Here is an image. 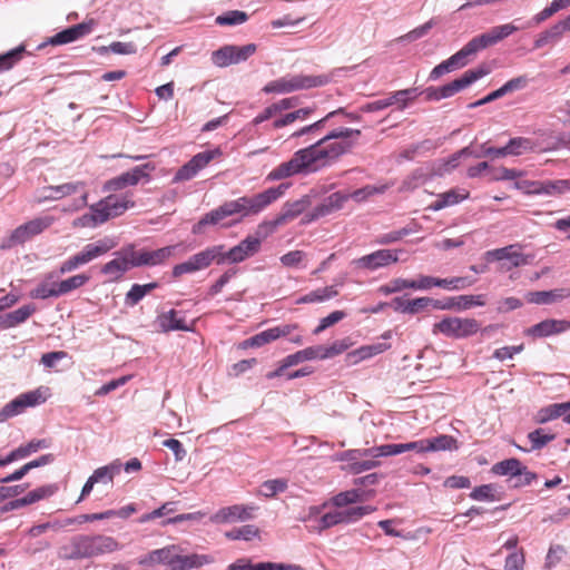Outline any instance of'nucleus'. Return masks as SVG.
<instances>
[{
  "mask_svg": "<svg viewBox=\"0 0 570 570\" xmlns=\"http://www.w3.org/2000/svg\"><path fill=\"white\" fill-rule=\"evenodd\" d=\"M484 304V295H461L454 304H445L442 306L435 304L434 306L439 308H452L456 306L459 309H468L473 306H483Z\"/></svg>",
  "mask_w": 570,
  "mask_h": 570,
  "instance_id": "09e8293b",
  "label": "nucleus"
},
{
  "mask_svg": "<svg viewBox=\"0 0 570 570\" xmlns=\"http://www.w3.org/2000/svg\"><path fill=\"white\" fill-rule=\"evenodd\" d=\"M55 222L52 216L37 217L17 227L10 235V244H23L31 237L41 234L49 228Z\"/></svg>",
  "mask_w": 570,
  "mask_h": 570,
  "instance_id": "dca6fc26",
  "label": "nucleus"
},
{
  "mask_svg": "<svg viewBox=\"0 0 570 570\" xmlns=\"http://www.w3.org/2000/svg\"><path fill=\"white\" fill-rule=\"evenodd\" d=\"M298 326L296 324H284L281 326L271 327L250 337V343L255 344L256 347H261L279 337L289 335Z\"/></svg>",
  "mask_w": 570,
  "mask_h": 570,
  "instance_id": "7c9ffc66",
  "label": "nucleus"
},
{
  "mask_svg": "<svg viewBox=\"0 0 570 570\" xmlns=\"http://www.w3.org/2000/svg\"><path fill=\"white\" fill-rule=\"evenodd\" d=\"M256 45L248 43L245 46L226 45L212 55V61L217 67H227L246 61L256 52Z\"/></svg>",
  "mask_w": 570,
  "mask_h": 570,
  "instance_id": "1a4fd4ad",
  "label": "nucleus"
},
{
  "mask_svg": "<svg viewBox=\"0 0 570 570\" xmlns=\"http://www.w3.org/2000/svg\"><path fill=\"white\" fill-rule=\"evenodd\" d=\"M90 279V276L80 273L72 275L66 279L57 281L58 284V292L60 293V296L67 295L76 289H79L80 287L85 286Z\"/></svg>",
  "mask_w": 570,
  "mask_h": 570,
  "instance_id": "a19ab883",
  "label": "nucleus"
},
{
  "mask_svg": "<svg viewBox=\"0 0 570 570\" xmlns=\"http://www.w3.org/2000/svg\"><path fill=\"white\" fill-rule=\"evenodd\" d=\"M320 346H308L286 356L287 365L295 366L305 361L322 360Z\"/></svg>",
  "mask_w": 570,
  "mask_h": 570,
  "instance_id": "a18cd8bd",
  "label": "nucleus"
},
{
  "mask_svg": "<svg viewBox=\"0 0 570 570\" xmlns=\"http://www.w3.org/2000/svg\"><path fill=\"white\" fill-rule=\"evenodd\" d=\"M255 510L256 508L253 505L234 504L219 509L209 520L217 524L246 521L254 517L253 512Z\"/></svg>",
  "mask_w": 570,
  "mask_h": 570,
  "instance_id": "f3484780",
  "label": "nucleus"
},
{
  "mask_svg": "<svg viewBox=\"0 0 570 570\" xmlns=\"http://www.w3.org/2000/svg\"><path fill=\"white\" fill-rule=\"evenodd\" d=\"M523 466L519 459L511 458L493 464L491 472L497 475H510L511 478H515L520 474Z\"/></svg>",
  "mask_w": 570,
  "mask_h": 570,
  "instance_id": "58836bf2",
  "label": "nucleus"
},
{
  "mask_svg": "<svg viewBox=\"0 0 570 570\" xmlns=\"http://www.w3.org/2000/svg\"><path fill=\"white\" fill-rule=\"evenodd\" d=\"M419 96L416 88H407L391 92L386 98L371 101L363 106L362 110L373 112L383 110L390 106L396 105L400 110H403L407 105L416 99Z\"/></svg>",
  "mask_w": 570,
  "mask_h": 570,
  "instance_id": "f8f14e48",
  "label": "nucleus"
},
{
  "mask_svg": "<svg viewBox=\"0 0 570 570\" xmlns=\"http://www.w3.org/2000/svg\"><path fill=\"white\" fill-rule=\"evenodd\" d=\"M338 295L336 286L330 285L321 288H316L296 299V304H314L323 303L332 299Z\"/></svg>",
  "mask_w": 570,
  "mask_h": 570,
  "instance_id": "c9c22d12",
  "label": "nucleus"
},
{
  "mask_svg": "<svg viewBox=\"0 0 570 570\" xmlns=\"http://www.w3.org/2000/svg\"><path fill=\"white\" fill-rule=\"evenodd\" d=\"M570 411V401L564 403H553L541 407L533 416L537 424H544L549 421L564 416Z\"/></svg>",
  "mask_w": 570,
  "mask_h": 570,
  "instance_id": "473e14b6",
  "label": "nucleus"
},
{
  "mask_svg": "<svg viewBox=\"0 0 570 570\" xmlns=\"http://www.w3.org/2000/svg\"><path fill=\"white\" fill-rule=\"evenodd\" d=\"M220 156L222 151L219 148L196 154L188 163L176 171L173 183H181L193 179L202 169L207 167L212 160L219 158Z\"/></svg>",
  "mask_w": 570,
  "mask_h": 570,
  "instance_id": "9b49d317",
  "label": "nucleus"
},
{
  "mask_svg": "<svg viewBox=\"0 0 570 570\" xmlns=\"http://www.w3.org/2000/svg\"><path fill=\"white\" fill-rule=\"evenodd\" d=\"M480 328L481 324L475 318L444 317L433 325V333L459 340L476 334Z\"/></svg>",
  "mask_w": 570,
  "mask_h": 570,
  "instance_id": "6e6552de",
  "label": "nucleus"
},
{
  "mask_svg": "<svg viewBox=\"0 0 570 570\" xmlns=\"http://www.w3.org/2000/svg\"><path fill=\"white\" fill-rule=\"evenodd\" d=\"M118 242L114 237H104L95 243L87 244L80 252L63 261L59 266V274L63 275L76 271L114 249Z\"/></svg>",
  "mask_w": 570,
  "mask_h": 570,
  "instance_id": "423d86ee",
  "label": "nucleus"
},
{
  "mask_svg": "<svg viewBox=\"0 0 570 570\" xmlns=\"http://www.w3.org/2000/svg\"><path fill=\"white\" fill-rule=\"evenodd\" d=\"M393 302L396 304V309L402 313L415 314L428 307L432 299L429 297H417L414 299L403 301L402 298L396 297Z\"/></svg>",
  "mask_w": 570,
  "mask_h": 570,
  "instance_id": "c03bdc74",
  "label": "nucleus"
},
{
  "mask_svg": "<svg viewBox=\"0 0 570 570\" xmlns=\"http://www.w3.org/2000/svg\"><path fill=\"white\" fill-rule=\"evenodd\" d=\"M86 184L83 181L66 183L58 186H49L47 191L49 193L46 197L49 199H61L63 197L81 193L79 200L77 202L76 209L87 206L88 191L85 190Z\"/></svg>",
  "mask_w": 570,
  "mask_h": 570,
  "instance_id": "b1692460",
  "label": "nucleus"
},
{
  "mask_svg": "<svg viewBox=\"0 0 570 570\" xmlns=\"http://www.w3.org/2000/svg\"><path fill=\"white\" fill-rule=\"evenodd\" d=\"M50 446V441L47 439H33L26 444H21L17 449L9 452L6 458L8 463H12L22 459L30 456L31 454L38 452L41 449H47Z\"/></svg>",
  "mask_w": 570,
  "mask_h": 570,
  "instance_id": "2f4dec72",
  "label": "nucleus"
},
{
  "mask_svg": "<svg viewBox=\"0 0 570 570\" xmlns=\"http://www.w3.org/2000/svg\"><path fill=\"white\" fill-rule=\"evenodd\" d=\"M399 250L395 249H379L371 254L356 258L352 264L360 269L376 271L379 268L387 267L399 261Z\"/></svg>",
  "mask_w": 570,
  "mask_h": 570,
  "instance_id": "2eb2a0df",
  "label": "nucleus"
},
{
  "mask_svg": "<svg viewBox=\"0 0 570 570\" xmlns=\"http://www.w3.org/2000/svg\"><path fill=\"white\" fill-rule=\"evenodd\" d=\"M259 529L253 524H246L240 528L232 529L225 533V537L229 540H245L250 541L258 537Z\"/></svg>",
  "mask_w": 570,
  "mask_h": 570,
  "instance_id": "603ef678",
  "label": "nucleus"
},
{
  "mask_svg": "<svg viewBox=\"0 0 570 570\" xmlns=\"http://www.w3.org/2000/svg\"><path fill=\"white\" fill-rule=\"evenodd\" d=\"M96 22L94 19L71 26L49 38L48 43L51 46H61L77 41L78 39L89 35L94 30Z\"/></svg>",
  "mask_w": 570,
  "mask_h": 570,
  "instance_id": "4be33fe9",
  "label": "nucleus"
},
{
  "mask_svg": "<svg viewBox=\"0 0 570 570\" xmlns=\"http://www.w3.org/2000/svg\"><path fill=\"white\" fill-rule=\"evenodd\" d=\"M425 453L445 450H456V440L451 435H439L433 439H424Z\"/></svg>",
  "mask_w": 570,
  "mask_h": 570,
  "instance_id": "79ce46f5",
  "label": "nucleus"
},
{
  "mask_svg": "<svg viewBox=\"0 0 570 570\" xmlns=\"http://www.w3.org/2000/svg\"><path fill=\"white\" fill-rule=\"evenodd\" d=\"M470 498L476 501H497L495 487L493 484H483L473 489Z\"/></svg>",
  "mask_w": 570,
  "mask_h": 570,
  "instance_id": "bf43d9fd",
  "label": "nucleus"
},
{
  "mask_svg": "<svg viewBox=\"0 0 570 570\" xmlns=\"http://www.w3.org/2000/svg\"><path fill=\"white\" fill-rule=\"evenodd\" d=\"M508 149L512 156H520L523 153L532 151L534 149V142L530 138L515 137L509 140Z\"/></svg>",
  "mask_w": 570,
  "mask_h": 570,
  "instance_id": "5fc2aeb1",
  "label": "nucleus"
},
{
  "mask_svg": "<svg viewBox=\"0 0 570 570\" xmlns=\"http://www.w3.org/2000/svg\"><path fill=\"white\" fill-rule=\"evenodd\" d=\"M288 487L286 479H273L262 483L258 494L267 499L275 497L277 493L284 492Z\"/></svg>",
  "mask_w": 570,
  "mask_h": 570,
  "instance_id": "de8ad7c7",
  "label": "nucleus"
},
{
  "mask_svg": "<svg viewBox=\"0 0 570 570\" xmlns=\"http://www.w3.org/2000/svg\"><path fill=\"white\" fill-rule=\"evenodd\" d=\"M154 169L155 166L153 164L136 166L131 170L107 180L104 185V190L118 191L126 188L127 186H136L141 178H148L149 171H153Z\"/></svg>",
  "mask_w": 570,
  "mask_h": 570,
  "instance_id": "4468645a",
  "label": "nucleus"
},
{
  "mask_svg": "<svg viewBox=\"0 0 570 570\" xmlns=\"http://www.w3.org/2000/svg\"><path fill=\"white\" fill-rule=\"evenodd\" d=\"M287 189V185H279L277 187H271L262 193L253 196H242L237 199L225 202L216 209L207 213L198 223L194 226V233L200 230L205 225H217L222 222L235 215H240V218L236 219L235 223H239L242 218L246 216L257 215L263 212L271 204L282 197Z\"/></svg>",
  "mask_w": 570,
  "mask_h": 570,
  "instance_id": "f03ea898",
  "label": "nucleus"
},
{
  "mask_svg": "<svg viewBox=\"0 0 570 570\" xmlns=\"http://www.w3.org/2000/svg\"><path fill=\"white\" fill-rule=\"evenodd\" d=\"M119 549L120 543L109 535H78L71 540L70 544L60 549V557L65 559H85L112 553Z\"/></svg>",
  "mask_w": 570,
  "mask_h": 570,
  "instance_id": "20e7f679",
  "label": "nucleus"
},
{
  "mask_svg": "<svg viewBox=\"0 0 570 570\" xmlns=\"http://www.w3.org/2000/svg\"><path fill=\"white\" fill-rule=\"evenodd\" d=\"M348 197V195L341 191L331 194L320 205L314 207L313 210L305 216L304 220L306 223L313 222L341 209Z\"/></svg>",
  "mask_w": 570,
  "mask_h": 570,
  "instance_id": "393cba45",
  "label": "nucleus"
},
{
  "mask_svg": "<svg viewBox=\"0 0 570 570\" xmlns=\"http://www.w3.org/2000/svg\"><path fill=\"white\" fill-rule=\"evenodd\" d=\"M26 51V47L23 45L0 55V72L10 70L16 63H18Z\"/></svg>",
  "mask_w": 570,
  "mask_h": 570,
  "instance_id": "864d4df0",
  "label": "nucleus"
},
{
  "mask_svg": "<svg viewBox=\"0 0 570 570\" xmlns=\"http://www.w3.org/2000/svg\"><path fill=\"white\" fill-rule=\"evenodd\" d=\"M289 92L325 86L330 82L326 75H292L284 77Z\"/></svg>",
  "mask_w": 570,
  "mask_h": 570,
  "instance_id": "bb28decb",
  "label": "nucleus"
},
{
  "mask_svg": "<svg viewBox=\"0 0 570 570\" xmlns=\"http://www.w3.org/2000/svg\"><path fill=\"white\" fill-rule=\"evenodd\" d=\"M158 287V284L153 282L148 284H134L127 292L125 302L128 306H135L138 304L147 294Z\"/></svg>",
  "mask_w": 570,
  "mask_h": 570,
  "instance_id": "37998d69",
  "label": "nucleus"
},
{
  "mask_svg": "<svg viewBox=\"0 0 570 570\" xmlns=\"http://www.w3.org/2000/svg\"><path fill=\"white\" fill-rule=\"evenodd\" d=\"M41 402H43V399L39 390L22 393L6 404L0 412V415L2 419L12 417L22 413L27 407L38 405Z\"/></svg>",
  "mask_w": 570,
  "mask_h": 570,
  "instance_id": "aec40b11",
  "label": "nucleus"
},
{
  "mask_svg": "<svg viewBox=\"0 0 570 570\" xmlns=\"http://www.w3.org/2000/svg\"><path fill=\"white\" fill-rule=\"evenodd\" d=\"M365 500V491L361 489H352L348 491L340 492L331 499V504L336 508H344L346 505L362 502Z\"/></svg>",
  "mask_w": 570,
  "mask_h": 570,
  "instance_id": "ea45409f",
  "label": "nucleus"
},
{
  "mask_svg": "<svg viewBox=\"0 0 570 570\" xmlns=\"http://www.w3.org/2000/svg\"><path fill=\"white\" fill-rule=\"evenodd\" d=\"M567 296L564 289L535 291L525 294V301L530 304H552Z\"/></svg>",
  "mask_w": 570,
  "mask_h": 570,
  "instance_id": "e433bc0d",
  "label": "nucleus"
},
{
  "mask_svg": "<svg viewBox=\"0 0 570 570\" xmlns=\"http://www.w3.org/2000/svg\"><path fill=\"white\" fill-rule=\"evenodd\" d=\"M407 288H411L410 279L394 278L390 281L387 284L380 286L379 292L384 295H390Z\"/></svg>",
  "mask_w": 570,
  "mask_h": 570,
  "instance_id": "338daca9",
  "label": "nucleus"
},
{
  "mask_svg": "<svg viewBox=\"0 0 570 570\" xmlns=\"http://www.w3.org/2000/svg\"><path fill=\"white\" fill-rule=\"evenodd\" d=\"M518 30L512 23L493 27L488 32L471 39L462 49L446 59L451 70L463 68L468 65V58L478 51L495 45Z\"/></svg>",
  "mask_w": 570,
  "mask_h": 570,
  "instance_id": "39448f33",
  "label": "nucleus"
},
{
  "mask_svg": "<svg viewBox=\"0 0 570 570\" xmlns=\"http://www.w3.org/2000/svg\"><path fill=\"white\" fill-rule=\"evenodd\" d=\"M105 220L100 213L90 209V213L83 214L72 222V226L76 228L96 227L97 225L104 224Z\"/></svg>",
  "mask_w": 570,
  "mask_h": 570,
  "instance_id": "4d7b16f0",
  "label": "nucleus"
},
{
  "mask_svg": "<svg viewBox=\"0 0 570 570\" xmlns=\"http://www.w3.org/2000/svg\"><path fill=\"white\" fill-rule=\"evenodd\" d=\"M58 488L56 484L41 485L30 492L23 498L26 505L33 504L40 500L48 499L57 492Z\"/></svg>",
  "mask_w": 570,
  "mask_h": 570,
  "instance_id": "8fccbe9b",
  "label": "nucleus"
},
{
  "mask_svg": "<svg viewBox=\"0 0 570 570\" xmlns=\"http://www.w3.org/2000/svg\"><path fill=\"white\" fill-rule=\"evenodd\" d=\"M248 16L244 11L230 10L216 18V23L219 26H235L242 24L247 21Z\"/></svg>",
  "mask_w": 570,
  "mask_h": 570,
  "instance_id": "6e6d98bb",
  "label": "nucleus"
},
{
  "mask_svg": "<svg viewBox=\"0 0 570 570\" xmlns=\"http://www.w3.org/2000/svg\"><path fill=\"white\" fill-rule=\"evenodd\" d=\"M570 328V322L566 320H544L524 331V335L532 338L547 337L560 334Z\"/></svg>",
  "mask_w": 570,
  "mask_h": 570,
  "instance_id": "a878e982",
  "label": "nucleus"
},
{
  "mask_svg": "<svg viewBox=\"0 0 570 570\" xmlns=\"http://www.w3.org/2000/svg\"><path fill=\"white\" fill-rule=\"evenodd\" d=\"M531 450H541L556 439V434H544L542 429H537L528 434Z\"/></svg>",
  "mask_w": 570,
  "mask_h": 570,
  "instance_id": "052dcab7",
  "label": "nucleus"
},
{
  "mask_svg": "<svg viewBox=\"0 0 570 570\" xmlns=\"http://www.w3.org/2000/svg\"><path fill=\"white\" fill-rule=\"evenodd\" d=\"M223 245L207 247L206 249L193 255L189 259L193 262L197 271L205 269L212 265V263L224 264L223 258Z\"/></svg>",
  "mask_w": 570,
  "mask_h": 570,
  "instance_id": "c85d7f7f",
  "label": "nucleus"
},
{
  "mask_svg": "<svg viewBox=\"0 0 570 570\" xmlns=\"http://www.w3.org/2000/svg\"><path fill=\"white\" fill-rule=\"evenodd\" d=\"M213 562V558L207 554L191 553L189 556L179 554V547L173 544L149 552L139 559L141 566L154 567L165 566L167 570H190Z\"/></svg>",
  "mask_w": 570,
  "mask_h": 570,
  "instance_id": "7ed1b4c3",
  "label": "nucleus"
},
{
  "mask_svg": "<svg viewBox=\"0 0 570 570\" xmlns=\"http://www.w3.org/2000/svg\"><path fill=\"white\" fill-rule=\"evenodd\" d=\"M157 325L161 332H171V331H191V326L186 324L185 317L180 315V312L176 309H170L168 312H164L157 316Z\"/></svg>",
  "mask_w": 570,
  "mask_h": 570,
  "instance_id": "cd10ccee",
  "label": "nucleus"
},
{
  "mask_svg": "<svg viewBox=\"0 0 570 570\" xmlns=\"http://www.w3.org/2000/svg\"><path fill=\"white\" fill-rule=\"evenodd\" d=\"M353 345L350 337H345L343 340H338L333 342L331 345H318L320 346V353L322 355V360L331 358L334 356H337L345 351H347Z\"/></svg>",
  "mask_w": 570,
  "mask_h": 570,
  "instance_id": "49530a36",
  "label": "nucleus"
},
{
  "mask_svg": "<svg viewBox=\"0 0 570 570\" xmlns=\"http://www.w3.org/2000/svg\"><path fill=\"white\" fill-rule=\"evenodd\" d=\"M390 347L391 345L386 343L363 345L352 352H348L345 356V362L347 365H356L364 360H368L387 351Z\"/></svg>",
  "mask_w": 570,
  "mask_h": 570,
  "instance_id": "c756f323",
  "label": "nucleus"
},
{
  "mask_svg": "<svg viewBox=\"0 0 570 570\" xmlns=\"http://www.w3.org/2000/svg\"><path fill=\"white\" fill-rule=\"evenodd\" d=\"M181 247L180 244L166 246L158 248L156 250H151V265H160L165 263L168 258L174 256L176 252Z\"/></svg>",
  "mask_w": 570,
  "mask_h": 570,
  "instance_id": "680f3d73",
  "label": "nucleus"
},
{
  "mask_svg": "<svg viewBox=\"0 0 570 570\" xmlns=\"http://www.w3.org/2000/svg\"><path fill=\"white\" fill-rule=\"evenodd\" d=\"M309 205V202L307 198H302L298 200H295L293 203H286L281 214L275 218L273 222H265L258 226V232L263 228H268L269 232H273L277 226L283 225L287 222L293 220L297 216H299Z\"/></svg>",
  "mask_w": 570,
  "mask_h": 570,
  "instance_id": "5701e85b",
  "label": "nucleus"
},
{
  "mask_svg": "<svg viewBox=\"0 0 570 570\" xmlns=\"http://www.w3.org/2000/svg\"><path fill=\"white\" fill-rule=\"evenodd\" d=\"M55 273L51 272L46 275L45 279L37 285L31 292V298L47 299L50 297H59L57 281H53Z\"/></svg>",
  "mask_w": 570,
  "mask_h": 570,
  "instance_id": "f704fd0d",
  "label": "nucleus"
},
{
  "mask_svg": "<svg viewBox=\"0 0 570 570\" xmlns=\"http://www.w3.org/2000/svg\"><path fill=\"white\" fill-rule=\"evenodd\" d=\"M473 284L466 277L438 278L435 277V286L445 289H461Z\"/></svg>",
  "mask_w": 570,
  "mask_h": 570,
  "instance_id": "e2e57ef3",
  "label": "nucleus"
},
{
  "mask_svg": "<svg viewBox=\"0 0 570 570\" xmlns=\"http://www.w3.org/2000/svg\"><path fill=\"white\" fill-rule=\"evenodd\" d=\"M115 257L104 264L100 268V273L106 275L112 282H118L122 276L132 268L126 246L116 252Z\"/></svg>",
  "mask_w": 570,
  "mask_h": 570,
  "instance_id": "6ab92c4d",
  "label": "nucleus"
},
{
  "mask_svg": "<svg viewBox=\"0 0 570 570\" xmlns=\"http://www.w3.org/2000/svg\"><path fill=\"white\" fill-rule=\"evenodd\" d=\"M344 523V518L342 517L341 510H334L326 512L318 520V531H323L331 527Z\"/></svg>",
  "mask_w": 570,
  "mask_h": 570,
  "instance_id": "0e129e2a",
  "label": "nucleus"
},
{
  "mask_svg": "<svg viewBox=\"0 0 570 570\" xmlns=\"http://www.w3.org/2000/svg\"><path fill=\"white\" fill-rule=\"evenodd\" d=\"M469 195V191L460 194L456 189H451L449 191L439 194L436 200L429 206V209L439 212L445 207L459 204L460 202L466 199Z\"/></svg>",
  "mask_w": 570,
  "mask_h": 570,
  "instance_id": "4c0bfd02",
  "label": "nucleus"
},
{
  "mask_svg": "<svg viewBox=\"0 0 570 570\" xmlns=\"http://www.w3.org/2000/svg\"><path fill=\"white\" fill-rule=\"evenodd\" d=\"M134 206L135 202L131 199L130 195L111 194L91 205L90 209L100 213L106 223L110 218L122 215L127 209Z\"/></svg>",
  "mask_w": 570,
  "mask_h": 570,
  "instance_id": "9d476101",
  "label": "nucleus"
},
{
  "mask_svg": "<svg viewBox=\"0 0 570 570\" xmlns=\"http://www.w3.org/2000/svg\"><path fill=\"white\" fill-rule=\"evenodd\" d=\"M226 570H266V562L253 563L249 558H239L230 563Z\"/></svg>",
  "mask_w": 570,
  "mask_h": 570,
  "instance_id": "774afa93",
  "label": "nucleus"
},
{
  "mask_svg": "<svg viewBox=\"0 0 570 570\" xmlns=\"http://www.w3.org/2000/svg\"><path fill=\"white\" fill-rule=\"evenodd\" d=\"M491 71V68L487 63H481L474 69L466 70L460 78L454 79L453 81L439 87V92L443 98H449L459 92L460 90L466 88L474 81L479 80L480 78L489 75Z\"/></svg>",
  "mask_w": 570,
  "mask_h": 570,
  "instance_id": "ddd939ff",
  "label": "nucleus"
},
{
  "mask_svg": "<svg viewBox=\"0 0 570 570\" xmlns=\"http://www.w3.org/2000/svg\"><path fill=\"white\" fill-rule=\"evenodd\" d=\"M361 136L360 129L340 128L332 130L316 142L294 153L288 161L282 163L267 176L269 180L284 179L302 173H315L343 154L354 145Z\"/></svg>",
  "mask_w": 570,
  "mask_h": 570,
  "instance_id": "f257e3e1",
  "label": "nucleus"
},
{
  "mask_svg": "<svg viewBox=\"0 0 570 570\" xmlns=\"http://www.w3.org/2000/svg\"><path fill=\"white\" fill-rule=\"evenodd\" d=\"M262 240L255 236H247L238 245L232 247L228 252H223L224 263H240L254 256L261 250Z\"/></svg>",
  "mask_w": 570,
  "mask_h": 570,
  "instance_id": "a211bd4d",
  "label": "nucleus"
},
{
  "mask_svg": "<svg viewBox=\"0 0 570 570\" xmlns=\"http://www.w3.org/2000/svg\"><path fill=\"white\" fill-rule=\"evenodd\" d=\"M523 188L529 195H561L570 190L569 179H557V180H532L524 181Z\"/></svg>",
  "mask_w": 570,
  "mask_h": 570,
  "instance_id": "412c9836",
  "label": "nucleus"
},
{
  "mask_svg": "<svg viewBox=\"0 0 570 570\" xmlns=\"http://www.w3.org/2000/svg\"><path fill=\"white\" fill-rule=\"evenodd\" d=\"M484 258L488 262H499L498 271L508 273L514 267L528 265L531 256L523 254L519 244H512L485 252Z\"/></svg>",
  "mask_w": 570,
  "mask_h": 570,
  "instance_id": "0eeeda50",
  "label": "nucleus"
},
{
  "mask_svg": "<svg viewBox=\"0 0 570 570\" xmlns=\"http://www.w3.org/2000/svg\"><path fill=\"white\" fill-rule=\"evenodd\" d=\"M375 511V508L371 505L364 507H353L345 510H341L342 517L344 518V523H351L360 520L366 514H370Z\"/></svg>",
  "mask_w": 570,
  "mask_h": 570,
  "instance_id": "13d9d810",
  "label": "nucleus"
},
{
  "mask_svg": "<svg viewBox=\"0 0 570 570\" xmlns=\"http://www.w3.org/2000/svg\"><path fill=\"white\" fill-rule=\"evenodd\" d=\"M346 316L345 312L343 311H334L331 314H328L326 317H323L320 321V324L314 328L313 333L315 335H318L326 328L335 325L336 323L341 322Z\"/></svg>",
  "mask_w": 570,
  "mask_h": 570,
  "instance_id": "69168bd1",
  "label": "nucleus"
},
{
  "mask_svg": "<svg viewBox=\"0 0 570 570\" xmlns=\"http://www.w3.org/2000/svg\"><path fill=\"white\" fill-rule=\"evenodd\" d=\"M36 312V306L32 304L23 305L18 309L10 312L0 317V326L2 328H11L26 322Z\"/></svg>",
  "mask_w": 570,
  "mask_h": 570,
  "instance_id": "72a5a7b5",
  "label": "nucleus"
},
{
  "mask_svg": "<svg viewBox=\"0 0 570 570\" xmlns=\"http://www.w3.org/2000/svg\"><path fill=\"white\" fill-rule=\"evenodd\" d=\"M128 256L131 263L132 268L134 267H140V266H153L151 265V250L141 249L136 250L134 244L126 245Z\"/></svg>",
  "mask_w": 570,
  "mask_h": 570,
  "instance_id": "3c124183",
  "label": "nucleus"
}]
</instances>
